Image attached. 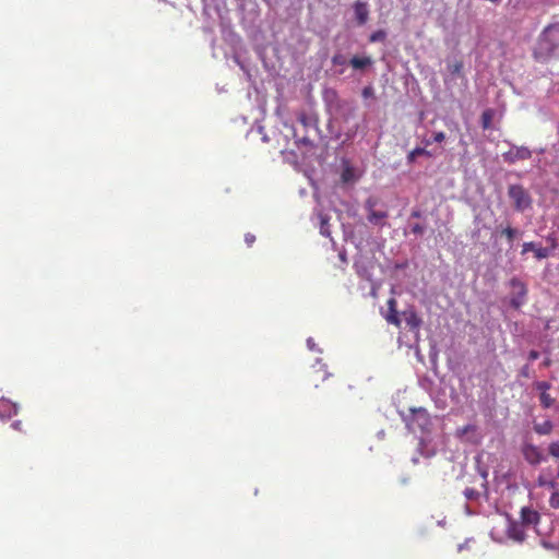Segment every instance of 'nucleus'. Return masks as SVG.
I'll list each match as a JSON object with an SVG mask.
<instances>
[{"label":"nucleus","mask_w":559,"mask_h":559,"mask_svg":"<svg viewBox=\"0 0 559 559\" xmlns=\"http://www.w3.org/2000/svg\"><path fill=\"white\" fill-rule=\"evenodd\" d=\"M406 428L413 433H420L417 451L426 459L436 455V449L430 444L429 437L432 429V420L424 407H412L409 414L400 413Z\"/></svg>","instance_id":"nucleus-1"},{"label":"nucleus","mask_w":559,"mask_h":559,"mask_svg":"<svg viewBox=\"0 0 559 559\" xmlns=\"http://www.w3.org/2000/svg\"><path fill=\"white\" fill-rule=\"evenodd\" d=\"M559 55V23L546 26L539 34L533 57L536 61L547 62Z\"/></svg>","instance_id":"nucleus-2"},{"label":"nucleus","mask_w":559,"mask_h":559,"mask_svg":"<svg viewBox=\"0 0 559 559\" xmlns=\"http://www.w3.org/2000/svg\"><path fill=\"white\" fill-rule=\"evenodd\" d=\"M520 451L524 461L531 466H537L548 460L543 450L527 439L521 443Z\"/></svg>","instance_id":"nucleus-3"},{"label":"nucleus","mask_w":559,"mask_h":559,"mask_svg":"<svg viewBox=\"0 0 559 559\" xmlns=\"http://www.w3.org/2000/svg\"><path fill=\"white\" fill-rule=\"evenodd\" d=\"M508 195L518 212H524L532 206V198L521 185H510Z\"/></svg>","instance_id":"nucleus-4"},{"label":"nucleus","mask_w":559,"mask_h":559,"mask_svg":"<svg viewBox=\"0 0 559 559\" xmlns=\"http://www.w3.org/2000/svg\"><path fill=\"white\" fill-rule=\"evenodd\" d=\"M509 286L511 288L510 298H509L510 306L513 309L518 310L526 301V297H527V293H528L527 286L524 282H522L518 277H512L509 281Z\"/></svg>","instance_id":"nucleus-5"},{"label":"nucleus","mask_w":559,"mask_h":559,"mask_svg":"<svg viewBox=\"0 0 559 559\" xmlns=\"http://www.w3.org/2000/svg\"><path fill=\"white\" fill-rule=\"evenodd\" d=\"M401 317L404 319L409 331L414 334V337H415L414 346L417 347L419 331H420V328L423 324L421 318L418 316V313L415 311L414 308H408V309L404 310L401 313ZM409 347H413V345H409Z\"/></svg>","instance_id":"nucleus-6"},{"label":"nucleus","mask_w":559,"mask_h":559,"mask_svg":"<svg viewBox=\"0 0 559 559\" xmlns=\"http://www.w3.org/2000/svg\"><path fill=\"white\" fill-rule=\"evenodd\" d=\"M455 436L462 441L471 444H478L481 441L479 428L474 424H467L456 429Z\"/></svg>","instance_id":"nucleus-7"},{"label":"nucleus","mask_w":559,"mask_h":559,"mask_svg":"<svg viewBox=\"0 0 559 559\" xmlns=\"http://www.w3.org/2000/svg\"><path fill=\"white\" fill-rule=\"evenodd\" d=\"M378 204V200L370 197L365 202V207L368 212L367 219L374 225H384L383 221L388 217L386 211H377L374 207Z\"/></svg>","instance_id":"nucleus-8"},{"label":"nucleus","mask_w":559,"mask_h":559,"mask_svg":"<svg viewBox=\"0 0 559 559\" xmlns=\"http://www.w3.org/2000/svg\"><path fill=\"white\" fill-rule=\"evenodd\" d=\"M504 162L514 164L518 160H525L532 157V152L525 146H513L502 154Z\"/></svg>","instance_id":"nucleus-9"},{"label":"nucleus","mask_w":559,"mask_h":559,"mask_svg":"<svg viewBox=\"0 0 559 559\" xmlns=\"http://www.w3.org/2000/svg\"><path fill=\"white\" fill-rule=\"evenodd\" d=\"M507 534L509 538L522 543L525 539L524 525L508 518Z\"/></svg>","instance_id":"nucleus-10"},{"label":"nucleus","mask_w":559,"mask_h":559,"mask_svg":"<svg viewBox=\"0 0 559 559\" xmlns=\"http://www.w3.org/2000/svg\"><path fill=\"white\" fill-rule=\"evenodd\" d=\"M19 404L5 397L0 399V419L8 420L19 413Z\"/></svg>","instance_id":"nucleus-11"},{"label":"nucleus","mask_w":559,"mask_h":559,"mask_svg":"<svg viewBox=\"0 0 559 559\" xmlns=\"http://www.w3.org/2000/svg\"><path fill=\"white\" fill-rule=\"evenodd\" d=\"M521 523L524 526L537 525L540 520L539 513L531 507H523L520 512Z\"/></svg>","instance_id":"nucleus-12"},{"label":"nucleus","mask_w":559,"mask_h":559,"mask_svg":"<svg viewBox=\"0 0 559 559\" xmlns=\"http://www.w3.org/2000/svg\"><path fill=\"white\" fill-rule=\"evenodd\" d=\"M396 306H397V301L395 300V298H390L388 300V313L385 316V320L389 323L400 328L401 326V317L396 309Z\"/></svg>","instance_id":"nucleus-13"},{"label":"nucleus","mask_w":559,"mask_h":559,"mask_svg":"<svg viewBox=\"0 0 559 559\" xmlns=\"http://www.w3.org/2000/svg\"><path fill=\"white\" fill-rule=\"evenodd\" d=\"M528 251H533L538 260L545 259L549 255L547 248L538 247L535 242H524L522 248V254Z\"/></svg>","instance_id":"nucleus-14"},{"label":"nucleus","mask_w":559,"mask_h":559,"mask_svg":"<svg viewBox=\"0 0 559 559\" xmlns=\"http://www.w3.org/2000/svg\"><path fill=\"white\" fill-rule=\"evenodd\" d=\"M355 14L358 23L360 25L365 24L368 20L369 11L367 8V4L364 2H356L355 3Z\"/></svg>","instance_id":"nucleus-15"},{"label":"nucleus","mask_w":559,"mask_h":559,"mask_svg":"<svg viewBox=\"0 0 559 559\" xmlns=\"http://www.w3.org/2000/svg\"><path fill=\"white\" fill-rule=\"evenodd\" d=\"M533 429L539 436H548L554 429V424L550 419H546L543 423H534Z\"/></svg>","instance_id":"nucleus-16"},{"label":"nucleus","mask_w":559,"mask_h":559,"mask_svg":"<svg viewBox=\"0 0 559 559\" xmlns=\"http://www.w3.org/2000/svg\"><path fill=\"white\" fill-rule=\"evenodd\" d=\"M349 63H350V66H352L354 69H365V68L369 67V66L372 63V60H371V58H369V57H358V56H354V57L349 60Z\"/></svg>","instance_id":"nucleus-17"},{"label":"nucleus","mask_w":559,"mask_h":559,"mask_svg":"<svg viewBox=\"0 0 559 559\" xmlns=\"http://www.w3.org/2000/svg\"><path fill=\"white\" fill-rule=\"evenodd\" d=\"M493 116H495V111L491 108H488L483 111L481 117H480V122H481V128L484 130H488L491 128V122H492Z\"/></svg>","instance_id":"nucleus-18"},{"label":"nucleus","mask_w":559,"mask_h":559,"mask_svg":"<svg viewBox=\"0 0 559 559\" xmlns=\"http://www.w3.org/2000/svg\"><path fill=\"white\" fill-rule=\"evenodd\" d=\"M421 155L427 156V157H431L432 156V154L429 151H427L426 148H424V147H415L407 155L408 164H413L415 162L416 157H420Z\"/></svg>","instance_id":"nucleus-19"},{"label":"nucleus","mask_w":559,"mask_h":559,"mask_svg":"<svg viewBox=\"0 0 559 559\" xmlns=\"http://www.w3.org/2000/svg\"><path fill=\"white\" fill-rule=\"evenodd\" d=\"M438 354H439V352H428V361H429V367L428 368L437 377L439 376L438 364H437Z\"/></svg>","instance_id":"nucleus-20"},{"label":"nucleus","mask_w":559,"mask_h":559,"mask_svg":"<svg viewBox=\"0 0 559 559\" xmlns=\"http://www.w3.org/2000/svg\"><path fill=\"white\" fill-rule=\"evenodd\" d=\"M539 402L543 408H550L555 405V399L550 396L548 392H542L539 394Z\"/></svg>","instance_id":"nucleus-21"},{"label":"nucleus","mask_w":559,"mask_h":559,"mask_svg":"<svg viewBox=\"0 0 559 559\" xmlns=\"http://www.w3.org/2000/svg\"><path fill=\"white\" fill-rule=\"evenodd\" d=\"M519 230L516 228H512L510 226L502 229L501 235H503L508 242L512 243L515 237L519 235Z\"/></svg>","instance_id":"nucleus-22"},{"label":"nucleus","mask_w":559,"mask_h":559,"mask_svg":"<svg viewBox=\"0 0 559 559\" xmlns=\"http://www.w3.org/2000/svg\"><path fill=\"white\" fill-rule=\"evenodd\" d=\"M548 454L556 459V460H559V440H555V441H551L549 444H548Z\"/></svg>","instance_id":"nucleus-23"},{"label":"nucleus","mask_w":559,"mask_h":559,"mask_svg":"<svg viewBox=\"0 0 559 559\" xmlns=\"http://www.w3.org/2000/svg\"><path fill=\"white\" fill-rule=\"evenodd\" d=\"M448 70L452 75H461L463 70V62L455 61L454 63L448 66Z\"/></svg>","instance_id":"nucleus-24"},{"label":"nucleus","mask_w":559,"mask_h":559,"mask_svg":"<svg viewBox=\"0 0 559 559\" xmlns=\"http://www.w3.org/2000/svg\"><path fill=\"white\" fill-rule=\"evenodd\" d=\"M549 506L555 510H559V490L551 492L549 497Z\"/></svg>","instance_id":"nucleus-25"},{"label":"nucleus","mask_w":559,"mask_h":559,"mask_svg":"<svg viewBox=\"0 0 559 559\" xmlns=\"http://www.w3.org/2000/svg\"><path fill=\"white\" fill-rule=\"evenodd\" d=\"M463 495L467 500H476L479 498V492L474 488H465Z\"/></svg>","instance_id":"nucleus-26"},{"label":"nucleus","mask_w":559,"mask_h":559,"mask_svg":"<svg viewBox=\"0 0 559 559\" xmlns=\"http://www.w3.org/2000/svg\"><path fill=\"white\" fill-rule=\"evenodd\" d=\"M385 37H386L385 32H384V31H382V29H380V31H377V32L372 33V34L370 35L369 40H370L371 43L382 41V40H384V39H385Z\"/></svg>","instance_id":"nucleus-27"},{"label":"nucleus","mask_w":559,"mask_h":559,"mask_svg":"<svg viewBox=\"0 0 559 559\" xmlns=\"http://www.w3.org/2000/svg\"><path fill=\"white\" fill-rule=\"evenodd\" d=\"M534 386L540 394L542 392H548V390L551 388V384L547 381H536Z\"/></svg>","instance_id":"nucleus-28"},{"label":"nucleus","mask_w":559,"mask_h":559,"mask_svg":"<svg viewBox=\"0 0 559 559\" xmlns=\"http://www.w3.org/2000/svg\"><path fill=\"white\" fill-rule=\"evenodd\" d=\"M346 62H347L346 58L342 53H336L332 58V63L334 66H344V64H346Z\"/></svg>","instance_id":"nucleus-29"},{"label":"nucleus","mask_w":559,"mask_h":559,"mask_svg":"<svg viewBox=\"0 0 559 559\" xmlns=\"http://www.w3.org/2000/svg\"><path fill=\"white\" fill-rule=\"evenodd\" d=\"M316 371H324L323 380L328 379L330 377V373L325 371V365L321 364L320 360H317L316 364L312 366Z\"/></svg>","instance_id":"nucleus-30"},{"label":"nucleus","mask_w":559,"mask_h":559,"mask_svg":"<svg viewBox=\"0 0 559 559\" xmlns=\"http://www.w3.org/2000/svg\"><path fill=\"white\" fill-rule=\"evenodd\" d=\"M353 178V170L349 167H346L342 173V180L344 182H348Z\"/></svg>","instance_id":"nucleus-31"},{"label":"nucleus","mask_w":559,"mask_h":559,"mask_svg":"<svg viewBox=\"0 0 559 559\" xmlns=\"http://www.w3.org/2000/svg\"><path fill=\"white\" fill-rule=\"evenodd\" d=\"M425 231V227L420 224H415L412 226V233L415 235H423Z\"/></svg>","instance_id":"nucleus-32"},{"label":"nucleus","mask_w":559,"mask_h":559,"mask_svg":"<svg viewBox=\"0 0 559 559\" xmlns=\"http://www.w3.org/2000/svg\"><path fill=\"white\" fill-rule=\"evenodd\" d=\"M444 139H445V134H444V132H442V131L436 132V133L433 134V141H435V142L441 143V142H443V141H444Z\"/></svg>","instance_id":"nucleus-33"},{"label":"nucleus","mask_w":559,"mask_h":559,"mask_svg":"<svg viewBox=\"0 0 559 559\" xmlns=\"http://www.w3.org/2000/svg\"><path fill=\"white\" fill-rule=\"evenodd\" d=\"M557 486L558 483L555 479H548L547 483L545 484V488L554 489V491L557 490Z\"/></svg>","instance_id":"nucleus-34"},{"label":"nucleus","mask_w":559,"mask_h":559,"mask_svg":"<svg viewBox=\"0 0 559 559\" xmlns=\"http://www.w3.org/2000/svg\"><path fill=\"white\" fill-rule=\"evenodd\" d=\"M436 406L440 409H444L447 407V401L442 399L435 400Z\"/></svg>","instance_id":"nucleus-35"},{"label":"nucleus","mask_w":559,"mask_h":559,"mask_svg":"<svg viewBox=\"0 0 559 559\" xmlns=\"http://www.w3.org/2000/svg\"><path fill=\"white\" fill-rule=\"evenodd\" d=\"M245 241L248 246H252V243L255 241V236L252 234H247L245 236Z\"/></svg>","instance_id":"nucleus-36"},{"label":"nucleus","mask_w":559,"mask_h":559,"mask_svg":"<svg viewBox=\"0 0 559 559\" xmlns=\"http://www.w3.org/2000/svg\"><path fill=\"white\" fill-rule=\"evenodd\" d=\"M528 353L530 354H528L527 360L530 362H533V361H535L536 359L539 358V352H528Z\"/></svg>","instance_id":"nucleus-37"},{"label":"nucleus","mask_w":559,"mask_h":559,"mask_svg":"<svg viewBox=\"0 0 559 559\" xmlns=\"http://www.w3.org/2000/svg\"><path fill=\"white\" fill-rule=\"evenodd\" d=\"M415 355L419 362L426 365L424 352H415Z\"/></svg>","instance_id":"nucleus-38"},{"label":"nucleus","mask_w":559,"mask_h":559,"mask_svg":"<svg viewBox=\"0 0 559 559\" xmlns=\"http://www.w3.org/2000/svg\"><path fill=\"white\" fill-rule=\"evenodd\" d=\"M11 427H12L14 430L20 431V430H21V427H22V421H21V420H14V421L11 424Z\"/></svg>","instance_id":"nucleus-39"},{"label":"nucleus","mask_w":559,"mask_h":559,"mask_svg":"<svg viewBox=\"0 0 559 559\" xmlns=\"http://www.w3.org/2000/svg\"><path fill=\"white\" fill-rule=\"evenodd\" d=\"M548 479H546L543 475H539L538 478H537V485L539 487H545V484L547 483Z\"/></svg>","instance_id":"nucleus-40"},{"label":"nucleus","mask_w":559,"mask_h":559,"mask_svg":"<svg viewBox=\"0 0 559 559\" xmlns=\"http://www.w3.org/2000/svg\"><path fill=\"white\" fill-rule=\"evenodd\" d=\"M307 346L309 349H313L316 347V343H314L313 338L309 337L307 340Z\"/></svg>","instance_id":"nucleus-41"},{"label":"nucleus","mask_w":559,"mask_h":559,"mask_svg":"<svg viewBox=\"0 0 559 559\" xmlns=\"http://www.w3.org/2000/svg\"><path fill=\"white\" fill-rule=\"evenodd\" d=\"M372 90L371 87H365L364 91H362V95L365 97L369 96L371 94Z\"/></svg>","instance_id":"nucleus-42"},{"label":"nucleus","mask_w":559,"mask_h":559,"mask_svg":"<svg viewBox=\"0 0 559 559\" xmlns=\"http://www.w3.org/2000/svg\"><path fill=\"white\" fill-rule=\"evenodd\" d=\"M521 373H522L523 376H525V377H527V376H528V365H525V366L522 368Z\"/></svg>","instance_id":"nucleus-43"},{"label":"nucleus","mask_w":559,"mask_h":559,"mask_svg":"<svg viewBox=\"0 0 559 559\" xmlns=\"http://www.w3.org/2000/svg\"><path fill=\"white\" fill-rule=\"evenodd\" d=\"M466 545H467V540H466L465 543H463V544H460V545L457 546V550H459V551H462L463 549H465V548H466Z\"/></svg>","instance_id":"nucleus-44"},{"label":"nucleus","mask_w":559,"mask_h":559,"mask_svg":"<svg viewBox=\"0 0 559 559\" xmlns=\"http://www.w3.org/2000/svg\"><path fill=\"white\" fill-rule=\"evenodd\" d=\"M465 512H466V514H468V515H472V514H473V512H472L471 508L468 507V504H465Z\"/></svg>","instance_id":"nucleus-45"},{"label":"nucleus","mask_w":559,"mask_h":559,"mask_svg":"<svg viewBox=\"0 0 559 559\" xmlns=\"http://www.w3.org/2000/svg\"><path fill=\"white\" fill-rule=\"evenodd\" d=\"M299 120H300L301 123L306 124V116H305V114L300 115Z\"/></svg>","instance_id":"nucleus-46"},{"label":"nucleus","mask_w":559,"mask_h":559,"mask_svg":"<svg viewBox=\"0 0 559 559\" xmlns=\"http://www.w3.org/2000/svg\"><path fill=\"white\" fill-rule=\"evenodd\" d=\"M418 462H419V460H418V457H417V456H413V457H412V463H413V464H418Z\"/></svg>","instance_id":"nucleus-47"},{"label":"nucleus","mask_w":559,"mask_h":559,"mask_svg":"<svg viewBox=\"0 0 559 559\" xmlns=\"http://www.w3.org/2000/svg\"><path fill=\"white\" fill-rule=\"evenodd\" d=\"M412 216H414V217H419V216H420V213H419V212H417V211H415V212H413V213H412Z\"/></svg>","instance_id":"nucleus-48"},{"label":"nucleus","mask_w":559,"mask_h":559,"mask_svg":"<svg viewBox=\"0 0 559 559\" xmlns=\"http://www.w3.org/2000/svg\"><path fill=\"white\" fill-rule=\"evenodd\" d=\"M378 436H379L380 438H382V437L384 436V431H383V430H380V431L378 432Z\"/></svg>","instance_id":"nucleus-49"},{"label":"nucleus","mask_w":559,"mask_h":559,"mask_svg":"<svg viewBox=\"0 0 559 559\" xmlns=\"http://www.w3.org/2000/svg\"><path fill=\"white\" fill-rule=\"evenodd\" d=\"M548 364H549V359H548V358H546V359L544 360V365H545V366H547Z\"/></svg>","instance_id":"nucleus-50"},{"label":"nucleus","mask_w":559,"mask_h":559,"mask_svg":"<svg viewBox=\"0 0 559 559\" xmlns=\"http://www.w3.org/2000/svg\"><path fill=\"white\" fill-rule=\"evenodd\" d=\"M557 478L559 479V463H558V466H557Z\"/></svg>","instance_id":"nucleus-51"},{"label":"nucleus","mask_w":559,"mask_h":559,"mask_svg":"<svg viewBox=\"0 0 559 559\" xmlns=\"http://www.w3.org/2000/svg\"><path fill=\"white\" fill-rule=\"evenodd\" d=\"M402 483H403V484H407V483H408V479H407V478H403V479H402Z\"/></svg>","instance_id":"nucleus-52"},{"label":"nucleus","mask_w":559,"mask_h":559,"mask_svg":"<svg viewBox=\"0 0 559 559\" xmlns=\"http://www.w3.org/2000/svg\"><path fill=\"white\" fill-rule=\"evenodd\" d=\"M444 521H439L438 524L439 525H443Z\"/></svg>","instance_id":"nucleus-53"}]
</instances>
